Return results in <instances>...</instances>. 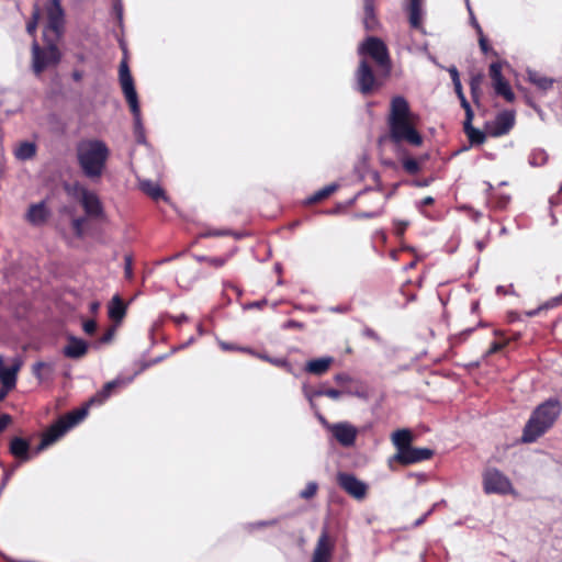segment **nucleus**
<instances>
[{"label": "nucleus", "mask_w": 562, "mask_h": 562, "mask_svg": "<svg viewBox=\"0 0 562 562\" xmlns=\"http://www.w3.org/2000/svg\"><path fill=\"white\" fill-rule=\"evenodd\" d=\"M509 200H510L509 195H506V194L499 195L495 201V206L497 209H505L507 206V204L509 203Z\"/></svg>", "instance_id": "4d7b16f0"}, {"label": "nucleus", "mask_w": 562, "mask_h": 562, "mask_svg": "<svg viewBox=\"0 0 562 562\" xmlns=\"http://www.w3.org/2000/svg\"><path fill=\"white\" fill-rule=\"evenodd\" d=\"M14 470H15V468L4 470L3 477H2V481L0 484V492H2L4 490V487L7 486L9 480L11 479V476L14 473Z\"/></svg>", "instance_id": "09e8293b"}, {"label": "nucleus", "mask_w": 562, "mask_h": 562, "mask_svg": "<svg viewBox=\"0 0 562 562\" xmlns=\"http://www.w3.org/2000/svg\"><path fill=\"white\" fill-rule=\"evenodd\" d=\"M468 11H469V15H470V23L471 25L475 29L476 33L477 34H481L483 32L481 25L479 24L474 13H473V10L471 8V4H469V7H467Z\"/></svg>", "instance_id": "de8ad7c7"}, {"label": "nucleus", "mask_w": 562, "mask_h": 562, "mask_svg": "<svg viewBox=\"0 0 562 562\" xmlns=\"http://www.w3.org/2000/svg\"><path fill=\"white\" fill-rule=\"evenodd\" d=\"M44 368H49V364L43 361H37L32 366V373L38 380H43L42 370Z\"/></svg>", "instance_id": "79ce46f5"}, {"label": "nucleus", "mask_w": 562, "mask_h": 562, "mask_svg": "<svg viewBox=\"0 0 562 562\" xmlns=\"http://www.w3.org/2000/svg\"><path fill=\"white\" fill-rule=\"evenodd\" d=\"M113 336H114V328H110V329H108L102 335V337L100 338L99 342L100 344H108V342H110L113 339Z\"/></svg>", "instance_id": "052dcab7"}, {"label": "nucleus", "mask_w": 562, "mask_h": 562, "mask_svg": "<svg viewBox=\"0 0 562 562\" xmlns=\"http://www.w3.org/2000/svg\"><path fill=\"white\" fill-rule=\"evenodd\" d=\"M432 178H425V179H420V180H415L413 182V184L415 187H418V188H424V187H428L431 182H432Z\"/></svg>", "instance_id": "338daca9"}, {"label": "nucleus", "mask_w": 562, "mask_h": 562, "mask_svg": "<svg viewBox=\"0 0 562 562\" xmlns=\"http://www.w3.org/2000/svg\"><path fill=\"white\" fill-rule=\"evenodd\" d=\"M382 214V211H373V212H359L355 215L356 218H374Z\"/></svg>", "instance_id": "6e6d98bb"}, {"label": "nucleus", "mask_w": 562, "mask_h": 562, "mask_svg": "<svg viewBox=\"0 0 562 562\" xmlns=\"http://www.w3.org/2000/svg\"><path fill=\"white\" fill-rule=\"evenodd\" d=\"M528 80L537 86L541 90H549L552 88L554 80L552 78H548L546 76H542L536 70H528Z\"/></svg>", "instance_id": "bb28decb"}, {"label": "nucleus", "mask_w": 562, "mask_h": 562, "mask_svg": "<svg viewBox=\"0 0 562 562\" xmlns=\"http://www.w3.org/2000/svg\"><path fill=\"white\" fill-rule=\"evenodd\" d=\"M134 119V136L138 144L147 145L145 127L142 121L140 108L138 106L135 111H131Z\"/></svg>", "instance_id": "a878e982"}, {"label": "nucleus", "mask_w": 562, "mask_h": 562, "mask_svg": "<svg viewBox=\"0 0 562 562\" xmlns=\"http://www.w3.org/2000/svg\"><path fill=\"white\" fill-rule=\"evenodd\" d=\"M411 116V109L407 100L402 95H396L391 101L389 122L408 120Z\"/></svg>", "instance_id": "f3484780"}, {"label": "nucleus", "mask_w": 562, "mask_h": 562, "mask_svg": "<svg viewBox=\"0 0 562 562\" xmlns=\"http://www.w3.org/2000/svg\"><path fill=\"white\" fill-rule=\"evenodd\" d=\"M493 87L495 93L502 95L506 101L513 102L515 100V93L506 79L493 83Z\"/></svg>", "instance_id": "c85d7f7f"}, {"label": "nucleus", "mask_w": 562, "mask_h": 562, "mask_svg": "<svg viewBox=\"0 0 562 562\" xmlns=\"http://www.w3.org/2000/svg\"><path fill=\"white\" fill-rule=\"evenodd\" d=\"M477 35H479V45H480L481 50L484 54H487L491 50L487 38L484 36L483 32Z\"/></svg>", "instance_id": "864d4df0"}, {"label": "nucleus", "mask_w": 562, "mask_h": 562, "mask_svg": "<svg viewBox=\"0 0 562 562\" xmlns=\"http://www.w3.org/2000/svg\"><path fill=\"white\" fill-rule=\"evenodd\" d=\"M228 234H229L228 231L213 229V231H209V232L204 233L203 236L204 237H217V236H225Z\"/></svg>", "instance_id": "e2e57ef3"}, {"label": "nucleus", "mask_w": 562, "mask_h": 562, "mask_svg": "<svg viewBox=\"0 0 562 562\" xmlns=\"http://www.w3.org/2000/svg\"><path fill=\"white\" fill-rule=\"evenodd\" d=\"M413 441V434L409 429H398L392 435V442L396 448V453L409 448Z\"/></svg>", "instance_id": "b1692460"}, {"label": "nucleus", "mask_w": 562, "mask_h": 562, "mask_svg": "<svg viewBox=\"0 0 562 562\" xmlns=\"http://www.w3.org/2000/svg\"><path fill=\"white\" fill-rule=\"evenodd\" d=\"M260 359H263L274 366H278V367H284V368H288L290 370V364L288 363V361L285 359H280V358H271L267 355H259L258 356Z\"/></svg>", "instance_id": "a19ab883"}, {"label": "nucleus", "mask_w": 562, "mask_h": 562, "mask_svg": "<svg viewBox=\"0 0 562 562\" xmlns=\"http://www.w3.org/2000/svg\"><path fill=\"white\" fill-rule=\"evenodd\" d=\"M140 189L154 200L165 198L164 190L160 188V186L150 180L142 181Z\"/></svg>", "instance_id": "c756f323"}, {"label": "nucleus", "mask_w": 562, "mask_h": 562, "mask_svg": "<svg viewBox=\"0 0 562 562\" xmlns=\"http://www.w3.org/2000/svg\"><path fill=\"white\" fill-rule=\"evenodd\" d=\"M473 330H474V328H467V329L462 330L461 333H459L458 335H454L451 338L452 344L463 342L473 333Z\"/></svg>", "instance_id": "37998d69"}, {"label": "nucleus", "mask_w": 562, "mask_h": 562, "mask_svg": "<svg viewBox=\"0 0 562 562\" xmlns=\"http://www.w3.org/2000/svg\"><path fill=\"white\" fill-rule=\"evenodd\" d=\"M490 76L493 80V83L505 79L502 75V64L498 61H494L490 65Z\"/></svg>", "instance_id": "ea45409f"}, {"label": "nucleus", "mask_w": 562, "mask_h": 562, "mask_svg": "<svg viewBox=\"0 0 562 562\" xmlns=\"http://www.w3.org/2000/svg\"><path fill=\"white\" fill-rule=\"evenodd\" d=\"M124 276L128 280H131L133 278V261H132V258L130 256L125 257Z\"/></svg>", "instance_id": "c03bdc74"}, {"label": "nucleus", "mask_w": 562, "mask_h": 562, "mask_svg": "<svg viewBox=\"0 0 562 562\" xmlns=\"http://www.w3.org/2000/svg\"><path fill=\"white\" fill-rule=\"evenodd\" d=\"M21 366L22 361L19 358H14L13 363L10 367H5L3 357L0 355V383L2 387L10 391L15 389Z\"/></svg>", "instance_id": "4468645a"}, {"label": "nucleus", "mask_w": 562, "mask_h": 562, "mask_svg": "<svg viewBox=\"0 0 562 562\" xmlns=\"http://www.w3.org/2000/svg\"><path fill=\"white\" fill-rule=\"evenodd\" d=\"M120 83L124 97L130 105L131 111H135L139 106L137 92L134 86V80L130 71L126 59H123L119 69Z\"/></svg>", "instance_id": "1a4fd4ad"}, {"label": "nucleus", "mask_w": 562, "mask_h": 562, "mask_svg": "<svg viewBox=\"0 0 562 562\" xmlns=\"http://www.w3.org/2000/svg\"><path fill=\"white\" fill-rule=\"evenodd\" d=\"M434 456V451L429 448H415L409 447L400 453H395L390 458V464L392 462H398L403 465H409L430 459Z\"/></svg>", "instance_id": "9d476101"}, {"label": "nucleus", "mask_w": 562, "mask_h": 562, "mask_svg": "<svg viewBox=\"0 0 562 562\" xmlns=\"http://www.w3.org/2000/svg\"><path fill=\"white\" fill-rule=\"evenodd\" d=\"M503 348H504V344L498 342V341H493L484 356L488 357L491 355H494V353L498 352L499 350H502Z\"/></svg>", "instance_id": "3c124183"}, {"label": "nucleus", "mask_w": 562, "mask_h": 562, "mask_svg": "<svg viewBox=\"0 0 562 562\" xmlns=\"http://www.w3.org/2000/svg\"><path fill=\"white\" fill-rule=\"evenodd\" d=\"M423 1L424 0H408L407 11H408L409 24L413 29H416V30L422 29Z\"/></svg>", "instance_id": "5701e85b"}, {"label": "nucleus", "mask_w": 562, "mask_h": 562, "mask_svg": "<svg viewBox=\"0 0 562 562\" xmlns=\"http://www.w3.org/2000/svg\"><path fill=\"white\" fill-rule=\"evenodd\" d=\"M10 423L11 416L9 414H2L0 416V432H2Z\"/></svg>", "instance_id": "680f3d73"}, {"label": "nucleus", "mask_w": 562, "mask_h": 562, "mask_svg": "<svg viewBox=\"0 0 562 562\" xmlns=\"http://www.w3.org/2000/svg\"><path fill=\"white\" fill-rule=\"evenodd\" d=\"M562 413V403L551 396L537 405L530 414L524 429L521 441L532 443L550 430Z\"/></svg>", "instance_id": "f03ea898"}, {"label": "nucleus", "mask_w": 562, "mask_h": 562, "mask_svg": "<svg viewBox=\"0 0 562 562\" xmlns=\"http://www.w3.org/2000/svg\"><path fill=\"white\" fill-rule=\"evenodd\" d=\"M449 74H450V77H451V80H452V83L457 82L460 80V77H459V71L457 69L456 66H451L449 69H448Z\"/></svg>", "instance_id": "774afa93"}, {"label": "nucleus", "mask_w": 562, "mask_h": 562, "mask_svg": "<svg viewBox=\"0 0 562 562\" xmlns=\"http://www.w3.org/2000/svg\"><path fill=\"white\" fill-rule=\"evenodd\" d=\"M483 487L486 494H508L513 485L508 477L497 469H488L483 475Z\"/></svg>", "instance_id": "0eeeda50"}, {"label": "nucleus", "mask_w": 562, "mask_h": 562, "mask_svg": "<svg viewBox=\"0 0 562 562\" xmlns=\"http://www.w3.org/2000/svg\"><path fill=\"white\" fill-rule=\"evenodd\" d=\"M360 55H368L382 68L390 67L386 45L378 37H368L359 47Z\"/></svg>", "instance_id": "423d86ee"}, {"label": "nucleus", "mask_w": 562, "mask_h": 562, "mask_svg": "<svg viewBox=\"0 0 562 562\" xmlns=\"http://www.w3.org/2000/svg\"><path fill=\"white\" fill-rule=\"evenodd\" d=\"M88 351V344L75 336L68 337V344L64 347L63 353L70 359H79Z\"/></svg>", "instance_id": "aec40b11"}, {"label": "nucleus", "mask_w": 562, "mask_h": 562, "mask_svg": "<svg viewBox=\"0 0 562 562\" xmlns=\"http://www.w3.org/2000/svg\"><path fill=\"white\" fill-rule=\"evenodd\" d=\"M19 160L25 161L32 159L36 155V145L32 142H22L14 151Z\"/></svg>", "instance_id": "cd10ccee"}, {"label": "nucleus", "mask_w": 562, "mask_h": 562, "mask_svg": "<svg viewBox=\"0 0 562 562\" xmlns=\"http://www.w3.org/2000/svg\"><path fill=\"white\" fill-rule=\"evenodd\" d=\"M47 19L49 29L59 35L65 22V12L60 0H49L47 5Z\"/></svg>", "instance_id": "dca6fc26"}, {"label": "nucleus", "mask_w": 562, "mask_h": 562, "mask_svg": "<svg viewBox=\"0 0 562 562\" xmlns=\"http://www.w3.org/2000/svg\"><path fill=\"white\" fill-rule=\"evenodd\" d=\"M515 122V111L503 110L496 114L493 121L486 122L485 131L492 137H499L508 134L514 127Z\"/></svg>", "instance_id": "6e6552de"}, {"label": "nucleus", "mask_w": 562, "mask_h": 562, "mask_svg": "<svg viewBox=\"0 0 562 562\" xmlns=\"http://www.w3.org/2000/svg\"><path fill=\"white\" fill-rule=\"evenodd\" d=\"M402 165H403L404 170L409 175H415L420 169L418 161L414 158L403 159Z\"/></svg>", "instance_id": "58836bf2"}, {"label": "nucleus", "mask_w": 562, "mask_h": 562, "mask_svg": "<svg viewBox=\"0 0 562 562\" xmlns=\"http://www.w3.org/2000/svg\"><path fill=\"white\" fill-rule=\"evenodd\" d=\"M331 362H333L331 357H322V358L313 359L306 363L305 371L311 374L322 375L329 369Z\"/></svg>", "instance_id": "393cba45"}, {"label": "nucleus", "mask_w": 562, "mask_h": 562, "mask_svg": "<svg viewBox=\"0 0 562 562\" xmlns=\"http://www.w3.org/2000/svg\"><path fill=\"white\" fill-rule=\"evenodd\" d=\"M113 11H114L119 22L121 23L123 20V4H122L121 0L114 1Z\"/></svg>", "instance_id": "5fc2aeb1"}, {"label": "nucleus", "mask_w": 562, "mask_h": 562, "mask_svg": "<svg viewBox=\"0 0 562 562\" xmlns=\"http://www.w3.org/2000/svg\"><path fill=\"white\" fill-rule=\"evenodd\" d=\"M304 325L297 321L290 319L282 325L283 329L299 328L302 329Z\"/></svg>", "instance_id": "13d9d810"}, {"label": "nucleus", "mask_w": 562, "mask_h": 562, "mask_svg": "<svg viewBox=\"0 0 562 562\" xmlns=\"http://www.w3.org/2000/svg\"><path fill=\"white\" fill-rule=\"evenodd\" d=\"M318 490V484L314 481L308 482L304 490L300 492V497L304 499H311L315 496L316 492Z\"/></svg>", "instance_id": "4c0bfd02"}, {"label": "nucleus", "mask_w": 562, "mask_h": 562, "mask_svg": "<svg viewBox=\"0 0 562 562\" xmlns=\"http://www.w3.org/2000/svg\"><path fill=\"white\" fill-rule=\"evenodd\" d=\"M358 90L364 94L368 95L372 92L374 83H375V76L367 63V60L362 59L359 64V68L356 74Z\"/></svg>", "instance_id": "2eb2a0df"}, {"label": "nucleus", "mask_w": 562, "mask_h": 562, "mask_svg": "<svg viewBox=\"0 0 562 562\" xmlns=\"http://www.w3.org/2000/svg\"><path fill=\"white\" fill-rule=\"evenodd\" d=\"M342 395V392L336 389H327L325 387L324 396H327L331 400H339Z\"/></svg>", "instance_id": "603ef678"}, {"label": "nucleus", "mask_w": 562, "mask_h": 562, "mask_svg": "<svg viewBox=\"0 0 562 562\" xmlns=\"http://www.w3.org/2000/svg\"><path fill=\"white\" fill-rule=\"evenodd\" d=\"M330 557L331 546L329 543L328 533L326 530H323L314 550L312 562H329Z\"/></svg>", "instance_id": "6ab92c4d"}, {"label": "nucleus", "mask_w": 562, "mask_h": 562, "mask_svg": "<svg viewBox=\"0 0 562 562\" xmlns=\"http://www.w3.org/2000/svg\"><path fill=\"white\" fill-rule=\"evenodd\" d=\"M337 483L346 493L357 499H361L366 496V483L357 479L356 475L351 473L339 472L337 474Z\"/></svg>", "instance_id": "9b49d317"}, {"label": "nucleus", "mask_w": 562, "mask_h": 562, "mask_svg": "<svg viewBox=\"0 0 562 562\" xmlns=\"http://www.w3.org/2000/svg\"><path fill=\"white\" fill-rule=\"evenodd\" d=\"M333 437L346 448L352 447L358 436V429L348 422H339L330 426Z\"/></svg>", "instance_id": "ddd939ff"}, {"label": "nucleus", "mask_w": 562, "mask_h": 562, "mask_svg": "<svg viewBox=\"0 0 562 562\" xmlns=\"http://www.w3.org/2000/svg\"><path fill=\"white\" fill-rule=\"evenodd\" d=\"M561 300H562V296L553 297L550 301H548L547 303H544L542 305V307L546 308V310L554 307V306L560 304Z\"/></svg>", "instance_id": "69168bd1"}, {"label": "nucleus", "mask_w": 562, "mask_h": 562, "mask_svg": "<svg viewBox=\"0 0 562 562\" xmlns=\"http://www.w3.org/2000/svg\"><path fill=\"white\" fill-rule=\"evenodd\" d=\"M227 261V258L226 257H210L206 259V262L210 265V266H213L215 268H221L223 267Z\"/></svg>", "instance_id": "49530a36"}, {"label": "nucleus", "mask_w": 562, "mask_h": 562, "mask_svg": "<svg viewBox=\"0 0 562 562\" xmlns=\"http://www.w3.org/2000/svg\"><path fill=\"white\" fill-rule=\"evenodd\" d=\"M82 327L86 334L92 335L97 330V323L93 319H88L83 323Z\"/></svg>", "instance_id": "8fccbe9b"}, {"label": "nucleus", "mask_w": 562, "mask_h": 562, "mask_svg": "<svg viewBox=\"0 0 562 562\" xmlns=\"http://www.w3.org/2000/svg\"><path fill=\"white\" fill-rule=\"evenodd\" d=\"M126 304L120 295H114L108 305V315L114 322H121L126 314Z\"/></svg>", "instance_id": "4be33fe9"}, {"label": "nucleus", "mask_w": 562, "mask_h": 562, "mask_svg": "<svg viewBox=\"0 0 562 562\" xmlns=\"http://www.w3.org/2000/svg\"><path fill=\"white\" fill-rule=\"evenodd\" d=\"M325 386L321 385L318 387H312L311 385L304 383L302 385V393L306 400H311V397H319L324 396Z\"/></svg>", "instance_id": "e433bc0d"}, {"label": "nucleus", "mask_w": 562, "mask_h": 562, "mask_svg": "<svg viewBox=\"0 0 562 562\" xmlns=\"http://www.w3.org/2000/svg\"><path fill=\"white\" fill-rule=\"evenodd\" d=\"M10 453L20 459L22 462L30 460V441L21 438V437H14L10 441L9 447Z\"/></svg>", "instance_id": "412c9836"}, {"label": "nucleus", "mask_w": 562, "mask_h": 562, "mask_svg": "<svg viewBox=\"0 0 562 562\" xmlns=\"http://www.w3.org/2000/svg\"><path fill=\"white\" fill-rule=\"evenodd\" d=\"M127 382L122 379H114L103 385V387L90 398L86 406L77 408L65 416L60 417L55 424H53L48 430L44 434L36 452L49 447L52 443L63 437L69 429L82 422L88 415V406L92 404H103L113 393V391Z\"/></svg>", "instance_id": "f257e3e1"}, {"label": "nucleus", "mask_w": 562, "mask_h": 562, "mask_svg": "<svg viewBox=\"0 0 562 562\" xmlns=\"http://www.w3.org/2000/svg\"><path fill=\"white\" fill-rule=\"evenodd\" d=\"M463 130H464V133L467 134L471 145H481L486 139V134H487L486 131L483 132L479 128H475L473 125L465 127Z\"/></svg>", "instance_id": "7c9ffc66"}, {"label": "nucleus", "mask_w": 562, "mask_h": 562, "mask_svg": "<svg viewBox=\"0 0 562 562\" xmlns=\"http://www.w3.org/2000/svg\"><path fill=\"white\" fill-rule=\"evenodd\" d=\"M435 507H436V505H434L429 510H427L420 518L415 520L414 527H419L420 525H423L424 521L427 519V517L429 515H431V513L434 512Z\"/></svg>", "instance_id": "0e129e2a"}, {"label": "nucleus", "mask_w": 562, "mask_h": 562, "mask_svg": "<svg viewBox=\"0 0 562 562\" xmlns=\"http://www.w3.org/2000/svg\"><path fill=\"white\" fill-rule=\"evenodd\" d=\"M464 112H465V120L463 122V128L472 126V121L474 117V112H473L472 108L465 110Z\"/></svg>", "instance_id": "bf43d9fd"}, {"label": "nucleus", "mask_w": 562, "mask_h": 562, "mask_svg": "<svg viewBox=\"0 0 562 562\" xmlns=\"http://www.w3.org/2000/svg\"><path fill=\"white\" fill-rule=\"evenodd\" d=\"M389 138L395 145L407 144L418 147L423 144V136L415 128L411 120L389 122Z\"/></svg>", "instance_id": "20e7f679"}, {"label": "nucleus", "mask_w": 562, "mask_h": 562, "mask_svg": "<svg viewBox=\"0 0 562 562\" xmlns=\"http://www.w3.org/2000/svg\"><path fill=\"white\" fill-rule=\"evenodd\" d=\"M80 203L88 216L100 217L103 215L102 203L94 192L89 190L85 191L83 195L80 198Z\"/></svg>", "instance_id": "a211bd4d"}, {"label": "nucleus", "mask_w": 562, "mask_h": 562, "mask_svg": "<svg viewBox=\"0 0 562 562\" xmlns=\"http://www.w3.org/2000/svg\"><path fill=\"white\" fill-rule=\"evenodd\" d=\"M548 160V155L543 149H533L529 155V164L533 167L543 166Z\"/></svg>", "instance_id": "72a5a7b5"}, {"label": "nucleus", "mask_w": 562, "mask_h": 562, "mask_svg": "<svg viewBox=\"0 0 562 562\" xmlns=\"http://www.w3.org/2000/svg\"><path fill=\"white\" fill-rule=\"evenodd\" d=\"M87 223V218L85 216L74 217L71 220V228L75 237L81 239L85 236V225Z\"/></svg>", "instance_id": "c9c22d12"}, {"label": "nucleus", "mask_w": 562, "mask_h": 562, "mask_svg": "<svg viewBox=\"0 0 562 562\" xmlns=\"http://www.w3.org/2000/svg\"><path fill=\"white\" fill-rule=\"evenodd\" d=\"M394 224V233L398 236L403 235L408 223L406 221H402V220H395L393 222Z\"/></svg>", "instance_id": "a18cd8bd"}, {"label": "nucleus", "mask_w": 562, "mask_h": 562, "mask_svg": "<svg viewBox=\"0 0 562 562\" xmlns=\"http://www.w3.org/2000/svg\"><path fill=\"white\" fill-rule=\"evenodd\" d=\"M338 189V186L336 183H330L323 189L316 191L314 194H312L307 199V203H317L326 198H328L330 194H333Z\"/></svg>", "instance_id": "2f4dec72"}, {"label": "nucleus", "mask_w": 562, "mask_h": 562, "mask_svg": "<svg viewBox=\"0 0 562 562\" xmlns=\"http://www.w3.org/2000/svg\"><path fill=\"white\" fill-rule=\"evenodd\" d=\"M52 216V211L48 207L45 200H42L37 203H32L29 205L24 220L34 227L44 226L49 217Z\"/></svg>", "instance_id": "f8f14e48"}, {"label": "nucleus", "mask_w": 562, "mask_h": 562, "mask_svg": "<svg viewBox=\"0 0 562 562\" xmlns=\"http://www.w3.org/2000/svg\"><path fill=\"white\" fill-rule=\"evenodd\" d=\"M364 26L366 29H370L372 24L375 23V16H374V0H364Z\"/></svg>", "instance_id": "473e14b6"}, {"label": "nucleus", "mask_w": 562, "mask_h": 562, "mask_svg": "<svg viewBox=\"0 0 562 562\" xmlns=\"http://www.w3.org/2000/svg\"><path fill=\"white\" fill-rule=\"evenodd\" d=\"M109 157V148L104 142L89 139L77 147V160L82 173L89 179L100 178Z\"/></svg>", "instance_id": "7ed1b4c3"}, {"label": "nucleus", "mask_w": 562, "mask_h": 562, "mask_svg": "<svg viewBox=\"0 0 562 562\" xmlns=\"http://www.w3.org/2000/svg\"><path fill=\"white\" fill-rule=\"evenodd\" d=\"M63 188L68 195L72 196H82L85 191H88L80 182L76 181L74 183L64 182Z\"/></svg>", "instance_id": "f704fd0d"}, {"label": "nucleus", "mask_w": 562, "mask_h": 562, "mask_svg": "<svg viewBox=\"0 0 562 562\" xmlns=\"http://www.w3.org/2000/svg\"><path fill=\"white\" fill-rule=\"evenodd\" d=\"M61 59V54L55 44L41 47L36 42L32 45V68L36 75L44 71L49 66L57 65Z\"/></svg>", "instance_id": "39448f33"}]
</instances>
